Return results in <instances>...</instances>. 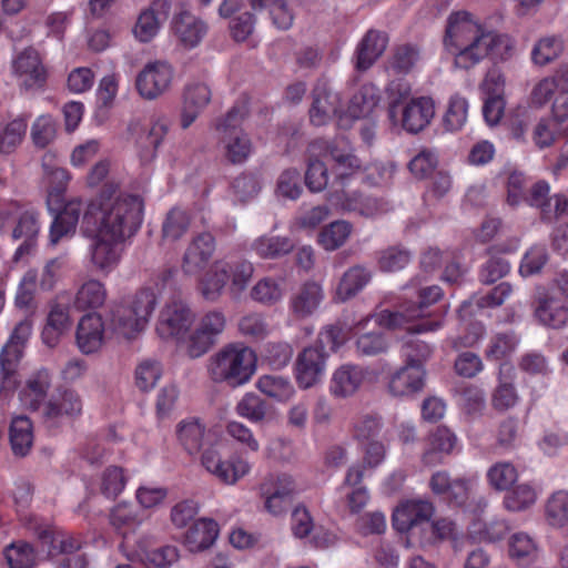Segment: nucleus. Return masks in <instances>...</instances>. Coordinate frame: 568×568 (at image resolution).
I'll use <instances>...</instances> for the list:
<instances>
[{"label":"nucleus","instance_id":"obj_61","mask_svg":"<svg viewBox=\"0 0 568 568\" xmlns=\"http://www.w3.org/2000/svg\"><path fill=\"white\" fill-rule=\"evenodd\" d=\"M341 207L348 212H357L364 216H373L382 211V203L374 197H364L359 193L352 195L344 194L343 200L339 202Z\"/></svg>","mask_w":568,"mask_h":568},{"label":"nucleus","instance_id":"obj_30","mask_svg":"<svg viewBox=\"0 0 568 568\" xmlns=\"http://www.w3.org/2000/svg\"><path fill=\"white\" fill-rule=\"evenodd\" d=\"M324 298L322 286L316 282L304 283L290 298V310L297 320L311 316Z\"/></svg>","mask_w":568,"mask_h":568},{"label":"nucleus","instance_id":"obj_58","mask_svg":"<svg viewBox=\"0 0 568 568\" xmlns=\"http://www.w3.org/2000/svg\"><path fill=\"white\" fill-rule=\"evenodd\" d=\"M546 517L555 527H564L568 524V491L558 490L548 498Z\"/></svg>","mask_w":568,"mask_h":568},{"label":"nucleus","instance_id":"obj_37","mask_svg":"<svg viewBox=\"0 0 568 568\" xmlns=\"http://www.w3.org/2000/svg\"><path fill=\"white\" fill-rule=\"evenodd\" d=\"M456 442V436L447 427H437L429 435V447L423 454V463L427 466H435L442 463V456L450 454Z\"/></svg>","mask_w":568,"mask_h":568},{"label":"nucleus","instance_id":"obj_1","mask_svg":"<svg viewBox=\"0 0 568 568\" xmlns=\"http://www.w3.org/2000/svg\"><path fill=\"white\" fill-rule=\"evenodd\" d=\"M444 45L455 55V67L465 70L488 57L495 61H505L511 57L515 48L511 38L485 30L467 11H456L448 16Z\"/></svg>","mask_w":568,"mask_h":568},{"label":"nucleus","instance_id":"obj_33","mask_svg":"<svg viewBox=\"0 0 568 568\" xmlns=\"http://www.w3.org/2000/svg\"><path fill=\"white\" fill-rule=\"evenodd\" d=\"M142 521L140 511L128 503H120L110 511L111 526L125 541L135 534Z\"/></svg>","mask_w":568,"mask_h":568},{"label":"nucleus","instance_id":"obj_14","mask_svg":"<svg viewBox=\"0 0 568 568\" xmlns=\"http://www.w3.org/2000/svg\"><path fill=\"white\" fill-rule=\"evenodd\" d=\"M376 375L368 367L344 364L337 367L329 382V393L336 398L355 395L365 383L374 382Z\"/></svg>","mask_w":568,"mask_h":568},{"label":"nucleus","instance_id":"obj_44","mask_svg":"<svg viewBox=\"0 0 568 568\" xmlns=\"http://www.w3.org/2000/svg\"><path fill=\"white\" fill-rule=\"evenodd\" d=\"M9 439L16 456L24 457L30 452L33 443V433L32 424L28 417L18 416L12 419Z\"/></svg>","mask_w":568,"mask_h":568},{"label":"nucleus","instance_id":"obj_13","mask_svg":"<svg viewBox=\"0 0 568 568\" xmlns=\"http://www.w3.org/2000/svg\"><path fill=\"white\" fill-rule=\"evenodd\" d=\"M91 236L92 241L89 245V257L92 267L102 274H109L119 264L124 242L114 237H108L100 232L84 233Z\"/></svg>","mask_w":568,"mask_h":568},{"label":"nucleus","instance_id":"obj_18","mask_svg":"<svg viewBox=\"0 0 568 568\" xmlns=\"http://www.w3.org/2000/svg\"><path fill=\"white\" fill-rule=\"evenodd\" d=\"M104 321L98 313H89L81 317L75 332V344L84 355L98 353L104 344Z\"/></svg>","mask_w":568,"mask_h":568},{"label":"nucleus","instance_id":"obj_55","mask_svg":"<svg viewBox=\"0 0 568 568\" xmlns=\"http://www.w3.org/2000/svg\"><path fill=\"white\" fill-rule=\"evenodd\" d=\"M54 158L55 156L52 153L44 154L42 159V168L50 184V196L55 195L58 197L65 190L70 175L65 169L53 163Z\"/></svg>","mask_w":568,"mask_h":568},{"label":"nucleus","instance_id":"obj_51","mask_svg":"<svg viewBox=\"0 0 568 568\" xmlns=\"http://www.w3.org/2000/svg\"><path fill=\"white\" fill-rule=\"evenodd\" d=\"M190 216L185 210L171 209L162 224V240L166 242L179 241L189 230Z\"/></svg>","mask_w":568,"mask_h":568},{"label":"nucleus","instance_id":"obj_49","mask_svg":"<svg viewBox=\"0 0 568 568\" xmlns=\"http://www.w3.org/2000/svg\"><path fill=\"white\" fill-rule=\"evenodd\" d=\"M351 233V223L343 220L334 221L318 233V244L325 251H335L344 245Z\"/></svg>","mask_w":568,"mask_h":568},{"label":"nucleus","instance_id":"obj_59","mask_svg":"<svg viewBox=\"0 0 568 568\" xmlns=\"http://www.w3.org/2000/svg\"><path fill=\"white\" fill-rule=\"evenodd\" d=\"M537 493L529 484H519L505 495L504 506L510 511H523L535 504Z\"/></svg>","mask_w":568,"mask_h":568},{"label":"nucleus","instance_id":"obj_21","mask_svg":"<svg viewBox=\"0 0 568 568\" xmlns=\"http://www.w3.org/2000/svg\"><path fill=\"white\" fill-rule=\"evenodd\" d=\"M374 271L364 264L349 266L339 277L335 291L334 301L345 303L356 297L372 282Z\"/></svg>","mask_w":568,"mask_h":568},{"label":"nucleus","instance_id":"obj_32","mask_svg":"<svg viewBox=\"0 0 568 568\" xmlns=\"http://www.w3.org/2000/svg\"><path fill=\"white\" fill-rule=\"evenodd\" d=\"M387 47L385 33L369 30L359 42L356 50V69L366 71L383 54Z\"/></svg>","mask_w":568,"mask_h":568},{"label":"nucleus","instance_id":"obj_57","mask_svg":"<svg viewBox=\"0 0 568 568\" xmlns=\"http://www.w3.org/2000/svg\"><path fill=\"white\" fill-rule=\"evenodd\" d=\"M320 155L307 152L305 185L311 192H322L328 183V170Z\"/></svg>","mask_w":568,"mask_h":568},{"label":"nucleus","instance_id":"obj_20","mask_svg":"<svg viewBox=\"0 0 568 568\" xmlns=\"http://www.w3.org/2000/svg\"><path fill=\"white\" fill-rule=\"evenodd\" d=\"M129 130L132 133H139L136 145L140 150V158L143 162H150L155 158L156 150L168 133L169 120L164 116L155 119L146 130H142L139 121H132Z\"/></svg>","mask_w":568,"mask_h":568},{"label":"nucleus","instance_id":"obj_19","mask_svg":"<svg viewBox=\"0 0 568 568\" xmlns=\"http://www.w3.org/2000/svg\"><path fill=\"white\" fill-rule=\"evenodd\" d=\"M215 251V239L211 233L203 232L192 239L182 258V271L187 275H196L205 268Z\"/></svg>","mask_w":568,"mask_h":568},{"label":"nucleus","instance_id":"obj_28","mask_svg":"<svg viewBox=\"0 0 568 568\" xmlns=\"http://www.w3.org/2000/svg\"><path fill=\"white\" fill-rule=\"evenodd\" d=\"M435 115V103L432 98L412 99L403 110L402 125L410 133L423 131Z\"/></svg>","mask_w":568,"mask_h":568},{"label":"nucleus","instance_id":"obj_39","mask_svg":"<svg viewBox=\"0 0 568 568\" xmlns=\"http://www.w3.org/2000/svg\"><path fill=\"white\" fill-rule=\"evenodd\" d=\"M205 425L196 417H187L176 425V437L183 449L193 455L203 446Z\"/></svg>","mask_w":568,"mask_h":568},{"label":"nucleus","instance_id":"obj_47","mask_svg":"<svg viewBox=\"0 0 568 568\" xmlns=\"http://www.w3.org/2000/svg\"><path fill=\"white\" fill-rule=\"evenodd\" d=\"M456 525L448 518H440L427 524L426 529L420 534L418 542L422 547L432 546L437 542L456 539Z\"/></svg>","mask_w":568,"mask_h":568},{"label":"nucleus","instance_id":"obj_60","mask_svg":"<svg viewBox=\"0 0 568 568\" xmlns=\"http://www.w3.org/2000/svg\"><path fill=\"white\" fill-rule=\"evenodd\" d=\"M7 568H33L37 562V555L31 545L27 542L12 544L7 547Z\"/></svg>","mask_w":568,"mask_h":568},{"label":"nucleus","instance_id":"obj_43","mask_svg":"<svg viewBox=\"0 0 568 568\" xmlns=\"http://www.w3.org/2000/svg\"><path fill=\"white\" fill-rule=\"evenodd\" d=\"M221 143L224 158L233 164L245 162L252 152L251 140L243 131L221 135Z\"/></svg>","mask_w":568,"mask_h":568},{"label":"nucleus","instance_id":"obj_8","mask_svg":"<svg viewBox=\"0 0 568 568\" xmlns=\"http://www.w3.org/2000/svg\"><path fill=\"white\" fill-rule=\"evenodd\" d=\"M434 514L435 506L428 499H405L393 511V527L399 532H407L412 539H419Z\"/></svg>","mask_w":568,"mask_h":568},{"label":"nucleus","instance_id":"obj_9","mask_svg":"<svg viewBox=\"0 0 568 568\" xmlns=\"http://www.w3.org/2000/svg\"><path fill=\"white\" fill-rule=\"evenodd\" d=\"M308 153L321 158L331 156L337 170H343L336 179L341 182L347 176L358 172L362 163L354 154V149L345 136H337L332 141L316 139L308 144Z\"/></svg>","mask_w":568,"mask_h":568},{"label":"nucleus","instance_id":"obj_46","mask_svg":"<svg viewBox=\"0 0 568 568\" xmlns=\"http://www.w3.org/2000/svg\"><path fill=\"white\" fill-rule=\"evenodd\" d=\"M256 386L263 394L278 402L288 400L295 393L292 382L281 375H263Z\"/></svg>","mask_w":568,"mask_h":568},{"label":"nucleus","instance_id":"obj_56","mask_svg":"<svg viewBox=\"0 0 568 568\" xmlns=\"http://www.w3.org/2000/svg\"><path fill=\"white\" fill-rule=\"evenodd\" d=\"M282 284L272 278L264 277L260 280L251 290V298L263 305H274L283 297Z\"/></svg>","mask_w":568,"mask_h":568},{"label":"nucleus","instance_id":"obj_7","mask_svg":"<svg viewBox=\"0 0 568 568\" xmlns=\"http://www.w3.org/2000/svg\"><path fill=\"white\" fill-rule=\"evenodd\" d=\"M32 332V322L28 318L19 322L0 353V388L11 392L18 385L17 367L23 353V344Z\"/></svg>","mask_w":568,"mask_h":568},{"label":"nucleus","instance_id":"obj_42","mask_svg":"<svg viewBox=\"0 0 568 568\" xmlns=\"http://www.w3.org/2000/svg\"><path fill=\"white\" fill-rule=\"evenodd\" d=\"M106 298V290L98 280L85 281L77 291L72 306L78 311L98 308L102 306Z\"/></svg>","mask_w":568,"mask_h":568},{"label":"nucleus","instance_id":"obj_10","mask_svg":"<svg viewBox=\"0 0 568 568\" xmlns=\"http://www.w3.org/2000/svg\"><path fill=\"white\" fill-rule=\"evenodd\" d=\"M227 320L221 310H210L199 320L189 337L186 351L190 357L197 358L207 353L226 328Z\"/></svg>","mask_w":568,"mask_h":568},{"label":"nucleus","instance_id":"obj_34","mask_svg":"<svg viewBox=\"0 0 568 568\" xmlns=\"http://www.w3.org/2000/svg\"><path fill=\"white\" fill-rule=\"evenodd\" d=\"M29 115L20 114L0 122V154H11L23 142L28 129Z\"/></svg>","mask_w":568,"mask_h":568},{"label":"nucleus","instance_id":"obj_3","mask_svg":"<svg viewBox=\"0 0 568 568\" xmlns=\"http://www.w3.org/2000/svg\"><path fill=\"white\" fill-rule=\"evenodd\" d=\"M254 273L253 264L244 258L231 257L215 261L200 278L197 291L209 303H217L230 282L229 293L239 301Z\"/></svg>","mask_w":568,"mask_h":568},{"label":"nucleus","instance_id":"obj_64","mask_svg":"<svg viewBox=\"0 0 568 568\" xmlns=\"http://www.w3.org/2000/svg\"><path fill=\"white\" fill-rule=\"evenodd\" d=\"M518 344L519 339L515 333H500L490 339L485 355L488 359L498 361L511 355Z\"/></svg>","mask_w":568,"mask_h":568},{"label":"nucleus","instance_id":"obj_12","mask_svg":"<svg viewBox=\"0 0 568 568\" xmlns=\"http://www.w3.org/2000/svg\"><path fill=\"white\" fill-rule=\"evenodd\" d=\"M173 67L163 60L146 63L135 79L139 94L146 100H154L169 90L173 80Z\"/></svg>","mask_w":568,"mask_h":568},{"label":"nucleus","instance_id":"obj_52","mask_svg":"<svg viewBox=\"0 0 568 568\" xmlns=\"http://www.w3.org/2000/svg\"><path fill=\"white\" fill-rule=\"evenodd\" d=\"M383 427L382 417L377 414H361L352 424V436L358 443L376 440Z\"/></svg>","mask_w":568,"mask_h":568},{"label":"nucleus","instance_id":"obj_36","mask_svg":"<svg viewBox=\"0 0 568 568\" xmlns=\"http://www.w3.org/2000/svg\"><path fill=\"white\" fill-rule=\"evenodd\" d=\"M219 535L217 524L213 519L201 518L194 521L184 536V544L190 551L209 548Z\"/></svg>","mask_w":568,"mask_h":568},{"label":"nucleus","instance_id":"obj_50","mask_svg":"<svg viewBox=\"0 0 568 568\" xmlns=\"http://www.w3.org/2000/svg\"><path fill=\"white\" fill-rule=\"evenodd\" d=\"M418 60V47L410 43L399 44L388 60V69L396 74H407L415 68Z\"/></svg>","mask_w":568,"mask_h":568},{"label":"nucleus","instance_id":"obj_23","mask_svg":"<svg viewBox=\"0 0 568 568\" xmlns=\"http://www.w3.org/2000/svg\"><path fill=\"white\" fill-rule=\"evenodd\" d=\"M82 413L81 396L74 389H63L44 403L41 416L44 423L55 425L63 417H77Z\"/></svg>","mask_w":568,"mask_h":568},{"label":"nucleus","instance_id":"obj_22","mask_svg":"<svg viewBox=\"0 0 568 568\" xmlns=\"http://www.w3.org/2000/svg\"><path fill=\"white\" fill-rule=\"evenodd\" d=\"M212 91L207 83L201 81L190 82L183 91L181 109V126L187 129L209 105Z\"/></svg>","mask_w":568,"mask_h":568},{"label":"nucleus","instance_id":"obj_25","mask_svg":"<svg viewBox=\"0 0 568 568\" xmlns=\"http://www.w3.org/2000/svg\"><path fill=\"white\" fill-rule=\"evenodd\" d=\"M341 101L336 92L326 83H317L313 90V102L310 109V119L314 125L326 124L339 109Z\"/></svg>","mask_w":568,"mask_h":568},{"label":"nucleus","instance_id":"obj_38","mask_svg":"<svg viewBox=\"0 0 568 568\" xmlns=\"http://www.w3.org/2000/svg\"><path fill=\"white\" fill-rule=\"evenodd\" d=\"M81 209V201L73 200L68 202L63 210L54 216L50 227V242L52 244H57L61 237L74 233Z\"/></svg>","mask_w":568,"mask_h":568},{"label":"nucleus","instance_id":"obj_17","mask_svg":"<svg viewBox=\"0 0 568 568\" xmlns=\"http://www.w3.org/2000/svg\"><path fill=\"white\" fill-rule=\"evenodd\" d=\"M429 487L435 495L455 506H464L473 490L471 481L465 477L452 478L445 470L436 471L429 479Z\"/></svg>","mask_w":568,"mask_h":568},{"label":"nucleus","instance_id":"obj_16","mask_svg":"<svg viewBox=\"0 0 568 568\" xmlns=\"http://www.w3.org/2000/svg\"><path fill=\"white\" fill-rule=\"evenodd\" d=\"M328 353L314 345L305 347L296 359V381L301 388H310L317 384L326 367Z\"/></svg>","mask_w":568,"mask_h":568},{"label":"nucleus","instance_id":"obj_45","mask_svg":"<svg viewBox=\"0 0 568 568\" xmlns=\"http://www.w3.org/2000/svg\"><path fill=\"white\" fill-rule=\"evenodd\" d=\"M564 51V40L560 36L540 38L531 50V60L536 65H547L558 59Z\"/></svg>","mask_w":568,"mask_h":568},{"label":"nucleus","instance_id":"obj_62","mask_svg":"<svg viewBox=\"0 0 568 568\" xmlns=\"http://www.w3.org/2000/svg\"><path fill=\"white\" fill-rule=\"evenodd\" d=\"M487 477L495 489L506 490L516 483L518 473L511 463L500 462L488 469Z\"/></svg>","mask_w":568,"mask_h":568},{"label":"nucleus","instance_id":"obj_63","mask_svg":"<svg viewBox=\"0 0 568 568\" xmlns=\"http://www.w3.org/2000/svg\"><path fill=\"white\" fill-rule=\"evenodd\" d=\"M489 255V258L481 265L479 271V281L486 285L494 284L505 277L511 268L510 262L504 256Z\"/></svg>","mask_w":568,"mask_h":568},{"label":"nucleus","instance_id":"obj_40","mask_svg":"<svg viewBox=\"0 0 568 568\" xmlns=\"http://www.w3.org/2000/svg\"><path fill=\"white\" fill-rule=\"evenodd\" d=\"M508 552L518 565L528 566L537 560L539 547L535 538L520 531L510 536Z\"/></svg>","mask_w":568,"mask_h":568},{"label":"nucleus","instance_id":"obj_31","mask_svg":"<svg viewBox=\"0 0 568 568\" xmlns=\"http://www.w3.org/2000/svg\"><path fill=\"white\" fill-rule=\"evenodd\" d=\"M534 315L544 326L561 328L568 323V303L552 295L539 297Z\"/></svg>","mask_w":568,"mask_h":568},{"label":"nucleus","instance_id":"obj_5","mask_svg":"<svg viewBox=\"0 0 568 568\" xmlns=\"http://www.w3.org/2000/svg\"><path fill=\"white\" fill-rule=\"evenodd\" d=\"M443 297V290L437 285L423 287L418 291V302L405 304L398 311L384 310L377 315V323L389 329L406 328L412 333L434 332L442 327V320L423 321L414 326L410 322L425 315V308Z\"/></svg>","mask_w":568,"mask_h":568},{"label":"nucleus","instance_id":"obj_27","mask_svg":"<svg viewBox=\"0 0 568 568\" xmlns=\"http://www.w3.org/2000/svg\"><path fill=\"white\" fill-rule=\"evenodd\" d=\"M173 32L184 48L193 49L205 37L207 24L193 13L182 11L173 19Z\"/></svg>","mask_w":568,"mask_h":568},{"label":"nucleus","instance_id":"obj_53","mask_svg":"<svg viewBox=\"0 0 568 568\" xmlns=\"http://www.w3.org/2000/svg\"><path fill=\"white\" fill-rule=\"evenodd\" d=\"M250 471V464L239 456H233L229 460L222 459L216 470H211L215 478L226 485H234L240 478Z\"/></svg>","mask_w":568,"mask_h":568},{"label":"nucleus","instance_id":"obj_4","mask_svg":"<svg viewBox=\"0 0 568 568\" xmlns=\"http://www.w3.org/2000/svg\"><path fill=\"white\" fill-rule=\"evenodd\" d=\"M256 369L254 351L242 344H229L212 355L207 373L214 383L237 387L247 383Z\"/></svg>","mask_w":568,"mask_h":568},{"label":"nucleus","instance_id":"obj_29","mask_svg":"<svg viewBox=\"0 0 568 568\" xmlns=\"http://www.w3.org/2000/svg\"><path fill=\"white\" fill-rule=\"evenodd\" d=\"M51 387V375L48 369L41 368L29 376L26 386L20 392L21 404L33 412L42 410L43 402Z\"/></svg>","mask_w":568,"mask_h":568},{"label":"nucleus","instance_id":"obj_6","mask_svg":"<svg viewBox=\"0 0 568 568\" xmlns=\"http://www.w3.org/2000/svg\"><path fill=\"white\" fill-rule=\"evenodd\" d=\"M158 298L153 290L142 288L125 303L111 311L110 325L112 331L126 339L134 338L148 325Z\"/></svg>","mask_w":568,"mask_h":568},{"label":"nucleus","instance_id":"obj_48","mask_svg":"<svg viewBox=\"0 0 568 568\" xmlns=\"http://www.w3.org/2000/svg\"><path fill=\"white\" fill-rule=\"evenodd\" d=\"M256 254L262 258H278L288 254L294 244L285 236H261L252 245Z\"/></svg>","mask_w":568,"mask_h":568},{"label":"nucleus","instance_id":"obj_41","mask_svg":"<svg viewBox=\"0 0 568 568\" xmlns=\"http://www.w3.org/2000/svg\"><path fill=\"white\" fill-rule=\"evenodd\" d=\"M379 100L378 88L373 83H365L352 97L347 111L354 119L365 118L374 111Z\"/></svg>","mask_w":568,"mask_h":568},{"label":"nucleus","instance_id":"obj_54","mask_svg":"<svg viewBox=\"0 0 568 568\" xmlns=\"http://www.w3.org/2000/svg\"><path fill=\"white\" fill-rule=\"evenodd\" d=\"M410 252L405 247L399 245L389 246L378 252L377 265L382 272H397L410 262Z\"/></svg>","mask_w":568,"mask_h":568},{"label":"nucleus","instance_id":"obj_15","mask_svg":"<svg viewBox=\"0 0 568 568\" xmlns=\"http://www.w3.org/2000/svg\"><path fill=\"white\" fill-rule=\"evenodd\" d=\"M13 71L26 90L42 89L47 81V70L37 50L24 49L13 61Z\"/></svg>","mask_w":568,"mask_h":568},{"label":"nucleus","instance_id":"obj_24","mask_svg":"<svg viewBox=\"0 0 568 568\" xmlns=\"http://www.w3.org/2000/svg\"><path fill=\"white\" fill-rule=\"evenodd\" d=\"M425 378V368L405 364L392 375L388 390L395 397L412 396L423 390Z\"/></svg>","mask_w":568,"mask_h":568},{"label":"nucleus","instance_id":"obj_2","mask_svg":"<svg viewBox=\"0 0 568 568\" xmlns=\"http://www.w3.org/2000/svg\"><path fill=\"white\" fill-rule=\"evenodd\" d=\"M143 201L139 195L121 194L92 201L83 214V233L100 232L122 242L141 226Z\"/></svg>","mask_w":568,"mask_h":568},{"label":"nucleus","instance_id":"obj_11","mask_svg":"<svg viewBox=\"0 0 568 568\" xmlns=\"http://www.w3.org/2000/svg\"><path fill=\"white\" fill-rule=\"evenodd\" d=\"M194 322V313L190 306L174 300L161 310L156 323V332L162 339H182Z\"/></svg>","mask_w":568,"mask_h":568},{"label":"nucleus","instance_id":"obj_35","mask_svg":"<svg viewBox=\"0 0 568 568\" xmlns=\"http://www.w3.org/2000/svg\"><path fill=\"white\" fill-rule=\"evenodd\" d=\"M39 234V224L37 215L32 212L22 213L12 230L13 240H23L14 253V261H19L24 255L29 254L36 244V239Z\"/></svg>","mask_w":568,"mask_h":568},{"label":"nucleus","instance_id":"obj_26","mask_svg":"<svg viewBox=\"0 0 568 568\" xmlns=\"http://www.w3.org/2000/svg\"><path fill=\"white\" fill-rule=\"evenodd\" d=\"M69 305L57 302L51 305L41 337L48 347H55L70 331L72 322Z\"/></svg>","mask_w":568,"mask_h":568}]
</instances>
